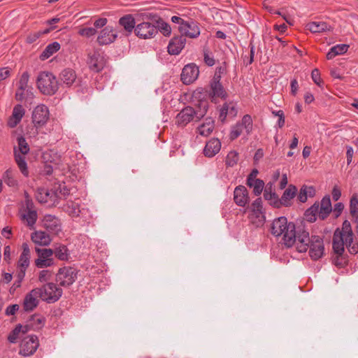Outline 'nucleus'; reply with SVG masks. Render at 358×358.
Returning a JSON list of instances; mask_svg holds the SVG:
<instances>
[{"label":"nucleus","mask_w":358,"mask_h":358,"mask_svg":"<svg viewBox=\"0 0 358 358\" xmlns=\"http://www.w3.org/2000/svg\"><path fill=\"white\" fill-rule=\"evenodd\" d=\"M302 224L296 226L293 222H287L285 217H280L275 219L271 224V234L276 236H282V243L287 248H291L298 241L299 229H304Z\"/></svg>","instance_id":"f257e3e1"},{"label":"nucleus","mask_w":358,"mask_h":358,"mask_svg":"<svg viewBox=\"0 0 358 358\" xmlns=\"http://www.w3.org/2000/svg\"><path fill=\"white\" fill-rule=\"evenodd\" d=\"M296 247L299 252H305L309 249V255L314 261L322 258L324 253L323 238L315 235L310 236L306 227L299 229V236H298Z\"/></svg>","instance_id":"f03ea898"},{"label":"nucleus","mask_w":358,"mask_h":358,"mask_svg":"<svg viewBox=\"0 0 358 358\" xmlns=\"http://www.w3.org/2000/svg\"><path fill=\"white\" fill-rule=\"evenodd\" d=\"M238 206L245 208L244 213L251 224L255 227L264 225L266 221L265 210L262 203H236Z\"/></svg>","instance_id":"7ed1b4c3"},{"label":"nucleus","mask_w":358,"mask_h":358,"mask_svg":"<svg viewBox=\"0 0 358 358\" xmlns=\"http://www.w3.org/2000/svg\"><path fill=\"white\" fill-rule=\"evenodd\" d=\"M36 85L43 94L48 96L55 94L59 89V81L56 76L49 71L39 73L36 79Z\"/></svg>","instance_id":"20e7f679"},{"label":"nucleus","mask_w":358,"mask_h":358,"mask_svg":"<svg viewBox=\"0 0 358 358\" xmlns=\"http://www.w3.org/2000/svg\"><path fill=\"white\" fill-rule=\"evenodd\" d=\"M50 119V111L47 106L45 104H39L35 107L31 114V122L33 127L30 134L34 136L38 134V130L43 128Z\"/></svg>","instance_id":"39448f33"},{"label":"nucleus","mask_w":358,"mask_h":358,"mask_svg":"<svg viewBox=\"0 0 358 358\" xmlns=\"http://www.w3.org/2000/svg\"><path fill=\"white\" fill-rule=\"evenodd\" d=\"M36 289V290H39V298L48 303L57 301L63 293L62 289L53 282H47L41 287H37Z\"/></svg>","instance_id":"423d86ee"},{"label":"nucleus","mask_w":358,"mask_h":358,"mask_svg":"<svg viewBox=\"0 0 358 358\" xmlns=\"http://www.w3.org/2000/svg\"><path fill=\"white\" fill-rule=\"evenodd\" d=\"M208 99L213 103H217L218 99L225 101L229 96L220 78H211L208 85Z\"/></svg>","instance_id":"0eeeda50"},{"label":"nucleus","mask_w":358,"mask_h":358,"mask_svg":"<svg viewBox=\"0 0 358 358\" xmlns=\"http://www.w3.org/2000/svg\"><path fill=\"white\" fill-rule=\"evenodd\" d=\"M78 270L71 266L60 268L57 273V281L62 287H69L77 279Z\"/></svg>","instance_id":"6e6552de"},{"label":"nucleus","mask_w":358,"mask_h":358,"mask_svg":"<svg viewBox=\"0 0 358 358\" xmlns=\"http://www.w3.org/2000/svg\"><path fill=\"white\" fill-rule=\"evenodd\" d=\"M199 76V66L195 63H189L185 65L182 69L180 80L184 85H189L194 83Z\"/></svg>","instance_id":"1a4fd4ad"},{"label":"nucleus","mask_w":358,"mask_h":358,"mask_svg":"<svg viewBox=\"0 0 358 358\" xmlns=\"http://www.w3.org/2000/svg\"><path fill=\"white\" fill-rule=\"evenodd\" d=\"M38 346V338L36 335L27 336L22 341L19 353L24 357L31 356L36 351Z\"/></svg>","instance_id":"9d476101"},{"label":"nucleus","mask_w":358,"mask_h":358,"mask_svg":"<svg viewBox=\"0 0 358 358\" xmlns=\"http://www.w3.org/2000/svg\"><path fill=\"white\" fill-rule=\"evenodd\" d=\"M135 35L141 39L152 38L157 34L155 24L143 21L136 25Z\"/></svg>","instance_id":"9b49d317"},{"label":"nucleus","mask_w":358,"mask_h":358,"mask_svg":"<svg viewBox=\"0 0 358 358\" xmlns=\"http://www.w3.org/2000/svg\"><path fill=\"white\" fill-rule=\"evenodd\" d=\"M196 120L194 108L190 106L184 107L176 117V124L179 127H185L189 122Z\"/></svg>","instance_id":"f8f14e48"},{"label":"nucleus","mask_w":358,"mask_h":358,"mask_svg":"<svg viewBox=\"0 0 358 358\" xmlns=\"http://www.w3.org/2000/svg\"><path fill=\"white\" fill-rule=\"evenodd\" d=\"M200 24L192 18L186 21L184 26H179L178 31L183 36L196 38L200 35Z\"/></svg>","instance_id":"ddd939ff"},{"label":"nucleus","mask_w":358,"mask_h":358,"mask_svg":"<svg viewBox=\"0 0 358 358\" xmlns=\"http://www.w3.org/2000/svg\"><path fill=\"white\" fill-rule=\"evenodd\" d=\"M118 23L122 27L120 33L124 36H129L133 31L135 33L137 24H136V20L133 15L127 14L123 15L119 19Z\"/></svg>","instance_id":"4468645a"},{"label":"nucleus","mask_w":358,"mask_h":358,"mask_svg":"<svg viewBox=\"0 0 358 358\" xmlns=\"http://www.w3.org/2000/svg\"><path fill=\"white\" fill-rule=\"evenodd\" d=\"M186 38L180 35L174 36L170 41L167 47V52L171 55H178L185 48Z\"/></svg>","instance_id":"2eb2a0df"},{"label":"nucleus","mask_w":358,"mask_h":358,"mask_svg":"<svg viewBox=\"0 0 358 358\" xmlns=\"http://www.w3.org/2000/svg\"><path fill=\"white\" fill-rule=\"evenodd\" d=\"M87 63L90 69L96 73L101 71L106 65L104 57L98 51H94L92 55H88Z\"/></svg>","instance_id":"dca6fc26"},{"label":"nucleus","mask_w":358,"mask_h":358,"mask_svg":"<svg viewBox=\"0 0 358 358\" xmlns=\"http://www.w3.org/2000/svg\"><path fill=\"white\" fill-rule=\"evenodd\" d=\"M111 26L105 27L97 37V43L99 45H109L113 43L117 38V32Z\"/></svg>","instance_id":"f3484780"},{"label":"nucleus","mask_w":358,"mask_h":358,"mask_svg":"<svg viewBox=\"0 0 358 358\" xmlns=\"http://www.w3.org/2000/svg\"><path fill=\"white\" fill-rule=\"evenodd\" d=\"M35 198L36 201H56L57 199H62L61 196L57 193V190L48 189L41 187H38L35 192Z\"/></svg>","instance_id":"a211bd4d"},{"label":"nucleus","mask_w":358,"mask_h":358,"mask_svg":"<svg viewBox=\"0 0 358 358\" xmlns=\"http://www.w3.org/2000/svg\"><path fill=\"white\" fill-rule=\"evenodd\" d=\"M39 290H36V288L26 294L23 302V308L25 311H32L38 306L39 301L37 298L39 297Z\"/></svg>","instance_id":"6ab92c4d"},{"label":"nucleus","mask_w":358,"mask_h":358,"mask_svg":"<svg viewBox=\"0 0 358 358\" xmlns=\"http://www.w3.org/2000/svg\"><path fill=\"white\" fill-rule=\"evenodd\" d=\"M221 149V141L217 138H212L206 142L203 150L205 157L212 158L215 156Z\"/></svg>","instance_id":"aec40b11"},{"label":"nucleus","mask_w":358,"mask_h":358,"mask_svg":"<svg viewBox=\"0 0 358 358\" xmlns=\"http://www.w3.org/2000/svg\"><path fill=\"white\" fill-rule=\"evenodd\" d=\"M29 79V73L24 71L17 83V89L16 90L15 98L18 101H22L24 99V91L29 87L28 82Z\"/></svg>","instance_id":"412c9836"},{"label":"nucleus","mask_w":358,"mask_h":358,"mask_svg":"<svg viewBox=\"0 0 358 358\" xmlns=\"http://www.w3.org/2000/svg\"><path fill=\"white\" fill-rule=\"evenodd\" d=\"M215 129V120L212 117H207L204 122L196 129V133L205 137L209 136Z\"/></svg>","instance_id":"4be33fe9"},{"label":"nucleus","mask_w":358,"mask_h":358,"mask_svg":"<svg viewBox=\"0 0 358 358\" xmlns=\"http://www.w3.org/2000/svg\"><path fill=\"white\" fill-rule=\"evenodd\" d=\"M25 110L21 104L15 106L11 116L8 118L7 124L10 128L15 127L24 115Z\"/></svg>","instance_id":"5701e85b"},{"label":"nucleus","mask_w":358,"mask_h":358,"mask_svg":"<svg viewBox=\"0 0 358 358\" xmlns=\"http://www.w3.org/2000/svg\"><path fill=\"white\" fill-rule=\"evenodd\" d=\"M31 241L38 245L47 246L49 245L52 239L48 234L45 231H36L31 235Z\"/></svg>","instance_id":"b1692460"},{"label":"nucleus","mask_w":358,"mask_h":358,"mask_svg":"<svg viewBox=\"0 0 358 358\" xmlns=\"http://www.w3.org/2000/svg\"><path fill=\"white\" fill-rule=\"evenodd\" d=\"M332 245L334 253L339 256H343L345 250L344 246L346 245V242L345 239L342 238V234H340L339 231L334 232Z\"/></svg>","instance_id":"393cba45"},{"label":"nucleus","mask_w":358,"mask_h":358,"mask_svg":"<svg viewBox=\"0 0 358 358\" xmlns=\"http://www.w3.org/2000/svg\"><path fill=\"white\" fill-rule=\"evenodd\" d=\"M76 78V71L71 68H66L59 73V80L68 87L73 84Z\"/></svg>","instance_id":"a878e982"},{"label":"nucleus","mask_w":358,"mask_h":358,"mask_svg":"<svg viewBox=\"0 0 358 358\" xmlns=\"http://www.w3.org/2000/svg\"><path fill=\"white\" fill-rule=\"evenodd\" d=\"M55 206L62 209L72 217L79 216L80 209L78 203H56Z\"/></svg>","instance_id":"bb28decb"},{"label":"nucleus","mask_w":358,"mask_h":358,"mask_svg":"<svg viewBox=\"0 0 358 358\" xmlns=\"http://www.w3.org/2000/svg\"><path fill=\"white\" fill-rule=\"evenodd\" d=\"M315 194L316 189L314 186L303 185L297 195V201H307L308 198H313Z\"/></svg>","instance_id":"cd10ccee"},{"label":"nucleus","mask_w":358,"mask_h":358,"mask_svg":"<svg viewBox=\"0 0 358 358\" xmlns=\"http://www.w3.org/2000/svg\"><path fill=\"white\" fill-rule=\"evenodd\" d=\"M197 103L194 105V111L196 114L195 122H199L204 117L209 108V103L208 100L196 101Z\"/></svg>","instance_id":"c85d7f7f"},{"label":"nucleus","mask_w":358,"mask_h":358,"mask_svg":"<svg viewBox=\"0 0 358 358\" xmlns=\"http://www.w3.org/2000/svg\"><path fill=\"white\" fill-rule=\"evenodd\" d=\"M339 231L342 234V238L345 239L346 243H352L354 239V234L352 229L351 224L348 220L343 222L341 229L337 228L334 232Z\"/></svg>","instance_id":"c756f323"},{"label":"nucleus","mask_w":358,"mask_h":358,"mask_svg":"<svg viewBox=\"0 0 358 358\" xmlns=\"http://www.w3.org/2000/svg\"><path fill=\"white\" fill-rule=\"evenodd\" d=\"M34 203H26L25 213L22 215L23 219L26 220L29 226H33L37 220L36 210L33 209Z\"/></svg>","instance_id":"7c9ffc66"},{"label":"nucleus","mask_w":358,"mask_h":358,"mask_svg":"<svg viewBox=\"0 0 358 358\" xmlns=\"http://www.w3.org/2000/svg\"><path fill=\"white\" fill-rule=\"evenodd\" d=\"M307 27L312 33H320L333 30V27L325 22H312L307 24Z\"/></svg>","instance_id":"2f4dec72"},{"label":"nucleus","mask_w":358,"mask_h":358,"mask_svg":"<svg viewBox=\"0 0 358 358\" xmlns=\"http://www.w3.org/2000/svg\"><path fill=\"white\" fill-rule=\"evenodd\" d=\"M61 48L60 44L57 42H52L50 44H48L45 50L41 52V54L39 56V58L41 61H44L49 57H50L54 53L57 52Z\"/></svg>","instance_id":"473e14b6"},{"label":"nucleus","mask_w":358,"mask_h":358,"mask_svg":"<svg viewBox=\"0 0 358 358\" xmlns=\"http://www.w3.org/2000/svg\"><path fill=\"white\" fill-rule=\"evenodd\" d=\"M350 45L347 44H338L331 47L327 52L326 57L328 60L332 59L336 56L343 55L348 50Z\"/></svg>","instance_id":"72a5a7b5"},{"label":"nucleus","mask_w":358,"mask_h":358,"mask_svg":"<svg viewBox=\"0 0 358 358\" xmlns=\"http://www.w3.org/2000/svg\"><path fill=\"white\" fill-rule=\"evenodd\" d=\"M25 155H20V153H17L16 148H14V157L16 164L21 173L26 177L29 176V171L27 167V164L25 160Z\"/></svg>","instance_id":"f704fd0d"},{"label":"nucleus","mask_w":358,"mask_h":358,"mask_svg":"<svg viewBox=\"0 0 358 358\" xmlns=\"http://www.w3.org/2000/svg\"><path fill=\"white\" fill-rule=\"evenodd\" d=\"M234 201H250L248 191L245 186L236 187L234 192Z\"/></svg>","instance_id":"c9c22d12"},{"label":"nucleus","mask_w":358,"mask_h":358,"mask_svg":"<svg viewBox=\"0 0 358 358\" xmlns=\"http://www.w3.org/2000/svg\"><path fill=\"white\" fill-rule=\"evenodd\" d=\"M53 254L55 255L57 258L59 260L65 261L68 260L69 253L67 247L63 244H56L54 245Z\"/></svg>","instance_id":"e433bc0d"},{"label":"nucleus","mask_w":358,"mask_h":358,"mask_svg":"<svg viewBox=\"0 0 358 358\" xmlns=\"http://www.w3.org/2000/svg\"><path fill=\"white\" fill-rule=\"evenodd\" d=\"M264 198L266 201L273 200V201H282V200H279L278 195L274 191L273 182H269L266 185L264 192Z\"/></svg>","instance_id":"4c0bfd02"},{"label":"nucleus","mask_w":358,"mask_h":358,"mask_svg":"<svg viewBox=\"0 0 358 358\" xmlns=\"http://www.w3.org/2000/svg\"><path fill=\"white\" fill-rule=\"evenodd\" d=\"M44 224L48 230L53 233L57 234L61 231V225L59 223V220L55 217L52 218L50 215L46 217Z\"/></svg>","instance_id":"58836bf2"},{"label":"nucleus","mask_w":358,"mask_h":358,"mask_svg":"<svg viewBox=\"0 0 358 358\" xmlns=\"http://www.w3.org/2000/svg\"><path fill=\"white\" fill-rule=\"evenodd\" d=\"M297 192V187L294 185L290 184L284 191L281 198H279V200H282V201H290L296 196Z\"/></svg>","instance_id":"ea45409f"},{"label":"nucleus","mask_w":358,"mask_h":358,"mask_svg":"<svg viewBox=\"0 0 358 358\" xmlns=\"http://www.w3.org/2000/svg\"><path fill=\"white\" fill-rule=\"evenodd\" d=\"M157 32L160 31L164 36L169 37L171 34V27L170 24L166 22L162 18H159L156 24Z\"/></svg>","instance_id":"a19ab883"},{"label":"nucleus","mask_w":358,"mask_h":358,"mask_svg":"<svg viewBox=\"0 0 358 358\" xmlns=\"http://www.w3.org/2000/svg\"><path fill=\"white\" fill-rule=\"evenodd\" d=\"M192 97L196 101L210 100L208 99V87H197L192 93Z\"/></svg>","instance_id":"79ce46f5"},{"label":"nucleus","mask_w":358,"mask_h":358,"mask_svg":"<svg viewBox=\"0 0 358 358\" xmlns=\"http://www.w3.org/2000/svg\"><path fill=\"white\" fill-rule=\"evenodd\" d=\"M332 203H319L318 217L321 220L327 218L332 210Z\"/></svg>","instance_id":"37998d69"},{"label":"nucleus","mask_w":358,"mask_h":358,"mask_svg":"<svg viewBox=\"0 0 358 358\" xmlns=\"http://www.w3.org/2000/svg\"><path fill=\"white\" fill-rule=\"evenodd\" d=\"M203 62L206 66L211 67L215 65V60L213 57V52L207 45H204L203 48Z\"/></svg>","instance_id":"c03bdc74"},{"label":"nucleus","mask_w":358,"mask_h":358,"mask_svg":"<svg viewBox=\"0 0 358 358\" xmlns=\"http://www.w3.org/2000/svg\"><path fill=\"white\" fill-rule=\"evenodd\" d=\"M319 210V203H314L313 205L306 210L305 216L307 220L310 222H313L317 219Z\"/></svg>","instance_id":"a18cd8bd"},{"label":"nucleus","mask_w":358,"mask_h":358,"mask_svg":"<svg viewBox=\"0 0 358 358\" xmlns=\"http://www.w3.org/2000/svg\"><path fill=\"white\" fill-rule=\"evenodd\" d=\"M17 141L18 145V150H17V153L26 155L29 152V145L27 143L25 138L20 135L17 136Z\"/></svg>","instance_id":"49530a36"},{"label":"nucleus","mask_w":358,"mask_h":358,"mask_svg":"<svg viewBox=\"0 0 358 358\" xmlns=\"http://www.w3.org/2000/svg\"><path fill=\"white\" fill-rule=\"evenodd\" d=\"M52 190H57V193H58V194L62 197L61 199H66V196L70 194V189L67 187L64 182L62 183L55 184Z\"/></svg>","instance_id":"de8ad7c7"},{"label":"nucleus","mask_w":358,"mask_h":358,"mask_svg":"<svg viewBox=\"0 0 358 358\" xmlns=\"http://www.w3.org/2000/svg\"><path fill=\"white\" fill-rule=\"evenodd\" d=\"M238 161V153L236 150L230 151L226 157L225 164L227 167H233Z\"/></svg>","instance_id":"09e8293b"},{"label":"nucleus","mask_w":358,"mask_h":358,"mask_svg":"<svg viewBox=\"0 0 358 358\" xmlns=\"http://www.w3.org/2000/svg\"><path fill=\"white\" fill-rule=\"evenodd\" d=\"M241 124V128L245 127L248 134H250L252 131V120L250 115L246 114L242 117Z\"/></svg>","instance_id":"8fccbe9b"},{"label":"nucleus","mask_w":358,"mask_h":358,"mask_svg":"<svg viewBox=\"0 0 358 358\" xmlns=\"http://www.w3.org/2000/svg\"><path fill=\"white\" fill-rule=\"evenodd\" d=\"M141 17L143 21L150 22L156 25L159 18H162L158 14L153 13H141Z\"/></svg>","instance_id":"3c124183"},{"label":"nucleus","mask_w":358,"mask_h":358,"mask_svg":"<svg viewBox=\"0 0 358 358\" xmlns=\"http://www.w3.org/2000/svg\"><path fill=\"white\" fill-rule=\"evenodd\" d=\"M3 179L9 187H15L17 185V180L12 176V171L10 169H7L3 173Z\"/></svg>","instance_id":"603ef678"},{"label":"nucleus","mask_w":358,"mask_h":358,"mask_svg":"<svg viewBox=\"0 0 358 358\" xmlns=\"http://www.w3.org/2000/svg\"><path fill=\"white\" fill-rule=\"evenodd\" d=\"M35 250L38 256V259H41L51 258L53 255V250L50 248L41 249L39 248H35Z\"/></svg>","instance_id":"864d4df0"},{"label":"nucleus","mask_w":358,"mask_h":358,"mask_svg":"<svg viewBox=\"0 0 358 358\" xmlns=\"http://www.w3.org/2000/svg\"><path fill=\"white\" fill-rule=\"evenodd\" d=\"M311 78L313 81L320 87L323 88L324 84L321 78L320 71L318 69H314L311 72Z\"/></svg>","instance_id":"5fc2aeb1"},{"label":"nucleus","mask_w":358,"mask_h":358,"mask_svg":"<svg viewBox=\"0 0 358 358\" xmlns=\"http://www.w3.org/2000/svg\"><path fill=\"white\" fill-rule=\"evenodd\" d=\"M227 73V63L223 62L222 66H217L215 69V73L212 78H220L221 80L222 76Z\"/></svg>","instance_id":"6e6d98bb"},{"label":"nucleus","mask_w":358,"mask_h":358,"mask_svg":"<svg viewBox=\"0 0 358 358\" xmlns=\"http://www.w3.org/2000/svg\"><path fill=\"white\" fill-rule=\"evenodd\" d=\"M22 325L18 324L16 327L13 329L8 336V341L11 343H15L17 339L18 338L19 334L21 331Z\"/></svg>","instance_id":"4d7b16f0"},{"label":"nucleus","mask_w":358,"mask_h":358,"mask_svg":"<svg viewBox=\"0 0 358 358\" xmlns=\"http://www.w3.org/2000/svg\"><path fill=\"white\" fill-rule=\"evenodd\" d=\"M53 264H54V259L52 257L48 258V259H36L35 260V265L36 267H38L39 268L49 267Z\"/></svg>","instance_id":"13d9d810"},{"label":"nucleus","mask_w":358,"mask_h":358,"mask_svg":"<svg viewBox=\"0 0 358 358\" xmlns=\"http://www.w3.org/2000/svg\"><path fill=\"white\" fill-rule=\"evenodd\" d=\"M264 186L265 183L264 180L262 179H257L256 182L254 183V185L252 186L253 194L257 196H259L262 194Z\"/></svg>","instance_id":"bf43d9fd"},{"label":"nucleus","mask_w":358,"mask_h":358,"mask_svg":"<svg viewBox=\"0 0 358 358\" xmlns=\"http://www.w3.org/2000/svg\"><path fill=\"white\" fill-rule=\"evenodd\" d=\"M97 31L93 27H84L81 28L78 31V34L82 36L90 38L96 34Z\"/></svg>","instance_id":"052dcab7"},{"label":"nucleus","mask_w":358,"mask_h":358,"mask_svg":"<svg viewBox=\"0 0 358 358\" xmlns=\"http://www.w3.org/2000/svg\"><path fill=\"white\" fill-rule=\"evenodd\" d=\"M241 133L242 128H241V124L238 122L235 126L233 127L229 134V139L231 141L236 139L241 134Z\"/></svg>","instance_id":"680f3d73"},{"label":"nucleus","mask_w":358,"mask_h":358,"mask_svg":"<svg viewBox=\"0 0 358 358\" xmlns=\"http://www.w3.org/2000/svg\"><path fill=\"white\" fill-rule=\"evenodd\" d=\"M229 110V103L227 102H224L223 105L220 108V115L219 119L220 120L224 123L226 120L227 114Z\"/></svg>","instance_id":"e2e57ef3"},{"label":"nucleus","mask_w":358,"mask_h":358,"mask_svg":"<svg viewBox=\"0 0 358 358\" xmlns=\"http://www.w3.org/2000/svg\"><path fill=\"white\" fill-rule=\"evenodd\" d=\"M52 273L49 270H42L39 272L38 280L41 282H48L52 278Z\"/></svg>","instance_id":"0e129e2a"},{"label":"nucleus","mask_w":358,"mask_h":358,"mask_svg":"<svg viewBox=\"0 0 358 358\" xmlns=\"http://www.w3.org/2000/svg\"><path fill=\"white\" fill-rule=\"evenodd\" d=\"M30 257L20 255L17 262V267L27 269L29 266Z\"/></svg>","instance_id":"69168bd1"},{"label":"nucleus","mask_w":358,"mask_h":358,"mask_svg":"<svg viewBox=\"0 0 358 358\" xmlns=\"http://www.w3.org/2000/svg\"><path fill=\"white\" fill-rule=\"evenodd\" d=\"M41 37L39 31L29 34L26 38V43L31 44Z\"/></svg>","instance_id":"338daca9"},{"label":"nucleus","mask_w":358,"mask_h":358,"mask_svg":"<svg viewBox=\"0 0 358 358\" xmlns=\"http://www.w3.org/2000/svg\"><path fill=\"white\" fill-rule=\"evenodd\" d=\"M350 213L352 217V220H355L358 217V203H350Z\"/></svg>","instance_id":"774afa93"}]
</instances>
